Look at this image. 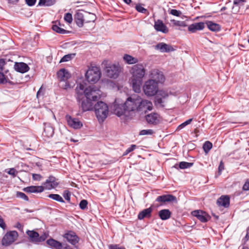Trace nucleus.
<instances>
[{
	"label": "nucleus",
	"instance_id": "obj_1",
	"mask_svg": "<svg viewBox=\"0 0 249 249\" xmlns=\"http://www.w3.org/2000/svg\"><path fill=\"white\" fill-rule=\"evenodd\" d=\"M132 76L130 83L133 90L139 93L141 90L143 78L145 74V69L142 64H136L132 66L130 70Z\"/></svg>",
	"mask_w": 249,
	"mask_h": 249
},
{
	"label": "nucleus",
	"instance_id": "obj_2",
	"mask_svg": "<svg viewBox=\"0 0 249 249\" xmlns=\"http://www.w3.org/2000/svg\"><path fill=\"white\" fill-rule=\"evenodd\" d=\"M86 95L82 97L79 103H81V107L83 112L93 110L95 102L101 97V91L99 89L92 92L86 91Z\"/></svg>",
	"mask_w": 249,
	"mask_h": 249
},
{
	"label": "nucleus",
	"instance_id": "obj_3",
	"mask_svg": "<svg viewBox=\"0 0 249 249\" xmlns=\"http://www.w3.org/2000/svg\"><path fill=\"white\" fill-rule=\"evenodd\" d=\"M93 109L99 122H104L108 114V107L107 104L104 102L98 101L94 105Z\"/></svg>",
	"mask_w": 249,
	"mask_h": 249
},
{
	"label": "nucleus",
	"instance_id": "obj_4",
	"mask_svg": "<svg viewBox=\"0 0 249 249\" xmlns=\"http://www.w3.org/2000/svg\"><path fill=\"white\" fill-rule=\"evenodd\" d=\"M158 82L154 80H148L145 82L143 86V92L147 96L155 95L158 93Z\"/></svg>",
	"mask_w": 249,
	"mask_h": 249
},
{
	"label": "nucleus",
	"instance_id": "obj_5",
	"mask_svg": "<svg viewBox=\"0 0 249 249\" xmlns=\"http://www.w3.org/2000/svg\"><path fill=\"white\" fill-rule=\"evenodd\" d=\"M99 89L95 86H90L88 88H85V84L84 83H80L77 84L75 89L76 99L78 102H80L82 97L86 95V91L93 92Z\"/></svg>",
	"mask_w": 249,
	"mask_h": 249
},
{
	"label": "nucleus",
	"instance_id": "obj_6",
	"mask_svg": "<svg viewBox=\"0 0 249 249\" xmlns=\"http://www.w3.org/2000/svg\"><path fill=\"white\" fill-rule=\"evenodd\" d=\"M101 73L99 68L97 67H92L89 68L85 73L86 80L89 83H95L100 79Z\"/></svg>",
	"mask_w": 249,
	"mask_h": 249
},
{
	"label": "nucleus",
	"instance_id": "obj_7",
	"mask_svg": "<svg viewBox=\"0 0 249 249\" xmlns=\"http://www.w3.org/2000/svg\"><path fill=\"white\" fill-rule=\"evenodd\" d=\"M26 234L28 236L30 241L36 244H38L44 241L49 236V234L46 232H44L42 235H40L37 231L34 230H28L26 231Z\"/></svg>",
	"mask_w": 249,
	"mask_h": 249
},
{
	"label": "nucleus",
	"instance_id": "obj_8",
	"mask_svg": "<svg viewBox=\"0 0 249 249\" xmlns=\"http://www.w3.org/2000/svg\"><path fill=\"white\" fill-rule=\"evenodd\" d=\"M159 202L157 207L162 206L170 203H177V198L173 195L165 194L158 196L155 200V202Z\"/></svg>",
	"mask_w": 249,
	"mask_h": 249
},
{
	"label": "nucleus",
	"instance_id": "obj_9",
	"mask_svg": "<svg viewBox=\"0 0 249 249\" xmlns=\"http://www.w3.org/2000/svg\"><path fill=\"white\" fill-rule=\"evenodd\" d=\"M139 98V96L136 94L132 95L127 98L124 104L128 112L137 110Z\"/></svg>",
	"mask_w": 249,
	"mask_h": 249
},
{
	"label": "nucleus",
	"instance_id": "obj_10",
	"mask_svg": "<svg viewBox=\"0 0 249 249\" xmlns=\"http://www.w3.org/2000/svg\"><path fill=\"white\" fill-rule=\"evenodd\" d=\"M105 72L107 77L116 78L119 76L120 71L118 66L114 64L109 63L106 64Z\"/></svg>",
	"mask_w": 249,
	"mask_h": 249
},
{
	"label": "nucleus",
	"instance_id": "obj_11",
	"mask_svg": "<svg viewBox=\"0 0 249 249\" xmlns=\"http://www.w3.org/2000/svg\"><path fill=\"white\" fill-rule=\"evenodd\" d=\"M137 104V111H142L145 113L148 110H151L153 108V104L151 101L143 100L140 96Z\"/></svg>",
	"mask_w": 249,
	"mask_h": 249
},
{
	"label": "nucleus",
	"instance_id": "obj_12",
	"mask_svg": "<svg viewBox=\"0 0 249 249\" xmlns=\"http://www.w3.org/2000/svg\"><path fill=\"white\" fill-rule=\"evenodd\" d=\"M18 236V232L15 231L7 232L2 239V245L4 246L10 245L16 240Z\"/></svg>",
	"mask_w": 249,
	"mask_h": 249
},
{
	"label": "nucleus",
	"instance_id": "obj_13",
	"mask_svg": "<svg viewBox=\"0 0 249 249\" xmlns=\"http://www.w3.org/2000/svg\"><path fill=\"white\" fill-rule=\"evenodd\" d=\"M68 125L74 129H79L83 126V123L77 118H73L69 114L65 116Z\"/></svg>",
	"mask_w": 249,
	"mask_h": 249
},
{
	"label": "nucleus",
	"instance_id": "obj_14",
	"mask_svg": "<svg viewBox=\"0 0 249 249\" xmlns=\"http://www.w3.org/2000/svg\"><path fill=\"white\" fill-rule=\"evenodd\" d=\"M150 76V80H154L159 83H163L164 82L165 78L163 72L158 69H153L151 70Z\"/></svg>",
	"mask_w": 249,
	"mask_h": 249
},
{
	"label": "nucleus",
	"instance_id": "obj_15",
	"mask_svg": "<svg viewBox=\"0 0 249 249\" xmlns=\"http://www.w3.org/2000/svg\"><path fill=\"white\" fill-rule=\"evenodd\" d=\"M63 236L64 238L66 239L68 242L72 245H75L79 241V238L76 233L71 230L67 231Z\"/></svg>",
	"mask_w": 249,
	"mask_h": 249
},
{
	"label": "nucleus",
	"instance_id": "obj_16",
	"mask_svg": "<svg viewBox=\"0 0 249 249\" xmlns=\"http://www.w3.org/2000/svg\"><path fill=\"white\" fill-rule=\"evenodd\" d=\"M191 213L193 216L196 217L202 223L207 222L211 218V216L202 210H195L192 212Z\"/></svg>",
	"mask_w": 249,
	"mask_h": 249
},
{
	"label": "nucleus",
	"instance_id": "obj_17",
	"mask_svg": "<svg viewBox=\"0 0 249 249\" xmlns=\"http://www.w3.org/2000/svg\"><path fill=\"white\" fill-rule=\"evenodd\" d=\"M85 12L83 10H77L74 15V20L76 25L81 28L84 25L85 18Z\"/></svg>",
	"mask_w": 249,
	"mask_h": 249
},
{
	"label": "nucleus",
	"instance_id": "obj_18",
	"mask_svg": "<svg viewBox=\"0 0 249 249\" xmlns=\"http://www.w3.org/2000/svg\"><path fill=\"white\" fill-rule=\"evenodd\" d=\"M57 179L53 176H50L43 183L44 189L50 190L56 188L59 183L56 181Z\"/></svg>",
	"mask_w": 249,
	"mask_h": 249
},
{
	"label": "nucleus",
	"instance_id": "obj_19",
	"mask_svg": "<svg viewBox=\"0 0 249 249\" xmlns=\"http://www.w3.org/2000/svg\"><path fill=\"white\" fill-rule=\"evenodd\" d=\"M156 50H160L161 53H170L175 50L173 47L169 44L164 42H160L155 46Z\"/></svg>",
	"mask_w": 249,
	"mask_h": 249
},
{
	"label": "nucleus",
	"instance_id": "obj_20",
	"mask_svg": "<svg viewBox=\"0 0 249 249\" xmlns=\"http://www.w3.org/2000/svg\"><path fill=\"white\" fill-rule=\"evenodd\" d=\"M14 68L16 71L21 73H25L30 70L28 65L26 63L22 62H15Z\"/></svg>",
	"mask_w": 249,
	"mask_h": 249
},
{
	"label": "nucleus",
	"instance_id": "obj_21",
	"mask_svg": "<svg viewBox=\"0 0 249 249\" xmlns=\"http://www.w3.org/2000/svg\"><path fill=\"white\" fill-rule=\"evenodd\" d=\"M154 27L157 31L160 32L164 34H167L169 32V29L167 27L160 19H158L157 21H155Z\"/></svg>",
	"mask_w": 249,
	"mask_h": 249
},
{
	"label": "nucleus",
	"instance_id": "obj_22",
	"mask_svg": "<svg viewBox=\"0 0 249 249\" xmlns=\"http://www.w3.org/2000/svg\"><path fill=\"white\" fill-rule=\"evenodd\" d=\"M205 27V23L203 22L194 23L188 27V30L191 33H195L197 31L202 30Z\"/></svg>",
	"mask_w": 249,
	"mask_h": 249
},
{
	"label": "nucleus",
	"instance_id": "obj_23",
	"mask_svg": "<svg viewBox=\"0 0 249 249\" xmlns=\"http://www.w3.org/2000/svg\"><path fill=\"white\" fill-rule=\"evenodd\" d=\"M152 206L153 205H151L150 207L141 211L138 215V219L141 220L145 218H150L152 216V212L153 210Z\"/></svg>",
	"mask_w": 249,
	"mask_h": 249
},
{
	"label": "nucleus",
	"instance_id": "obj_24",
	"mask_svg": "<svg viewBox=\"0 0 249 249\" xmlns=\"http://www.w3.org/2000/svg\"><path fill=\"white\" fill-rule=\"evenodd\" d=\"M127 111L124 104H115L114 106V112L117 116L121 117Z\"/></svg>",
	"mask_w": 249,
	"mask_h": 249
},
{
	"label": "nucleus",
	"instance_id": "obj_25",
	"mask_svg": "<svg viewBox=\"0 0 249 249\" xmlns=\"http://www.w3.org/2000/svg\"><path fill=\"white\" fill-rule=\"evenodd\" d=\"M44 187L43 186H30L25 187L23 191L28 193H40L43 192Z\"/></svg>",
	"mask_w": 249,
	"mask_h": 249
},
{
	"label": "nucleus",
	"instance_id": "obj_26",
	"mask_svg": "<svg viewBox=\"0 0 249 249\" xmlns=\"http://www.w3.org/2000/svg\"><path fill=\"white\" fill-rule=\"evenodd\" d=\"M230 198L229 196H221L217 200L216 203L218 206H222L224 208H228L230 206Z\"/></svg>",
	"mask_w": 249,
	"mask_h": 249
},
{
	"label": "nucleus",
	"instance_id": "obj_27",
	"mask_svg": "<svg viewBox=\"0 0 249 249\" xmlns=\"http://www.w3.org/2000/svg\"><path fill=\"white\" fill-rule=\"evenodd\" d=\"M46 244L52 249H62L63 248L62 243L52 238L48 239Z\"/></svg>",
	"mask_w": 249,
	"mask_h": 249
},
{
	"label": "nucleus",
	"instance_id": "obj_28",
	"mask_svg": "<svg viewBox=\"0 0 249 249\" xmlns=\"http://www.w3.org/2000/svg\"><path fill=\"white\" fill-rule=\"evenodd\" d=\"M57 76L60 81H66L71 77V75L67 70L62 68L57 72Z\"/></svg>",
	"mask_w": 249,
	"mask_h": 249
},
{
	"label": "nucleus",
	"instance_id": "obj_29",
	"mask_svg": "<svg viewBox=\"0 0 249 249\" xmlns=\"http://www.w3.org/2000/svg\"><path fill=\"white\" fill-rule=\"evenodd\" d=\"M159 115L157 113H151L145 116V120L148 124H158Z\"/></svg>",
	"mask_w": 249,
	"mask_h": 249
},
{
	"label": "nucleus",
	"instance_id": "obj_30",
	"mask_svg": "<svg viewBox=\"0 0 249 249\" xmlns=\"http://www.w3.org/2000/svg\"><path fill=\"white\" fill-rule=\"evenodd\" d=\"M171 215L172 212L169 209H162L158 212V216L159 218L163 221L169 219L171 217Z\"/></svg>",
	"mask_w": 249,
	"mask_h": 249
},
{
	"label": "nucleus",
	"instance_id": "obj_31",
	"mask_svg": "<svg viewBox=\"0 0 249 249\" xmlns=\"http://www.w3.org/2000/svg\"><path fill=\"white\" fill-rule=\"evenodd\" d=\"M207 25L208 28L213 32H218L221 30V26L217 23H214L212 21H207L205 24Z\"/></svg>",
	"mask_w": 249,
	"mask_h": 249
},
{
	"label": "nucleus",
	"instance_id": "obj_32",
	"mask_svg": "<svg viewBox=\"0 0 249 249\" xmlns=\"http://www.w3.org/2000/svg\"><path fill=\"white\" fill-rule=\"evenodd\" d=\"M44 134L48 138H51L53 136L54 129L50 124H44Z\"/></svg>",
	"mask_w": 249,
	"mask_h": 249
},
{
	"label": "nucleus",
	"instance_id": "obj_33",
	"mask_svg": "<svg viewBox=\"0 0 249 249\" xmlns=\"http://www.w3.org/2000/svg\"><path fill=\"white\" fill-rule=\"evenodd\" d=\"M123 60L125 63L129 65L136 64L138 62V59L136 57H134L128 54H124V55Z\"/></svg>",
	"mask_w": 249,
	"mask_h": 249
},
{
	"label": "nucleus",
	"instance_id": "obj_34",
	"mask_svg": "<svg viewBox=\"0 0 249 249\" xmlns=\"http://www.w3.org/2000/svg\"><path fill=\"white\" fill-rule=\"evenodd\" d=\"M193 162H188L186 161H181L178 164H176L174 167L178 169H185L190 168L193 165Z\"/></svg>",
	"mask_w": 249,
	"mask_h": 249
},
{
	"label": "nucleus",
	"instance_id": "obj_35",
	"mask_svg": "<svg viewBox=\"0 0 249 249\" xmlns=\"http://www.w3.org/2000/svg\"><path fill=\"white\" fill-rule=\"evenodd\" d=\"M96 19V16L94 14L90 12H85V22L89 23L91 22H94Z\"/></svg>",
	"mask_w": 249,
	"mask_h": 249
},
{
	"label": "nucleus",
	"instance_id": "obj_36",
	"mask_svg": "<svg viewBox=\"0 0 249 249\" xmlns=\"http://www.w3.org/2000/svg\"><path fill=\"white\" fill-rule=\"evenodd\" d=\"M52 29L54 32L60 34H66L70 33V31L60 28L58 25L57 24H53Z\"/></svg>",
	"mask_w": 249,
	"mask_h": 249
},
{
	"label": "nucleus",
	"instance_id": "obj_37",
	"mask_svg": "<svg viewBox=\"0 0 249 249\" xmlns=\"http://www.w3.org/2000/svg\"><path fill=\"white\" fill-rule=\"evenodd\" d=\"M56 2L55 0H39L38 6H51Z\"/></svg>",
	"mask_w": 249,
	"mask_h": 249
},
{
	"label": "nucleus",
	"instance_id": "obj_38",
	"mask_svg": "<svg viewBox=\"0 0 249 249\" xmlns=\"http://www.w3.org/2000/svg\"><path fill=\"white\" fill-rule=\"evenodd\" d=\"M47 196L49 198H51L60 203H64L65 202L62 197L58 194H49Z\"/></svg>",
	"mask_w": 249,
	"mask_h": 249
},
{
	"label": "nucleus",
	"instance_id": "obj_39",
	"mask_svg": "<svg viewBox=\"0 0 249 249\" xmlns=\"http://www.w3.org/2000/svg\"><path fill=\"white\" fill-rule=\"evenodd\" d=\"M213 147V144L210 141H206L203 144V149L205 154H208V152Z\"/></svg>",
	"mask_w": 249,
	"mask_h": 249
},
{
	"label": "nucleus",
	"instance_id": "obj_40",
	"mask_svg": "<svg viewBox=\"0 0 249 249\" xmlns=\"http://www.w3.org/2000/svg\"><path fill=\"white\" fill-rule=\"evenodd\" d=\"M75 55V53H70L63 56L60 61V63L68 62L71 60Z\"/></svg>",
	"mask_w": 249,
	"mask_h": 249
},
{
	"label": "nucleus",
	"instance_id": "obj_41",
	"mask_svg": "<svg viewBox=\"0 0 249 249\" xmlns=\"http://www.w3.org/2000/svg\"><path fill=\"white\" fill-rule=\"evenodd\" d=\"M163 99L160 98V97H159L157 96L155 97V100H154V104L155 106H160L161 107H165L164 105L163 104L164 101L163 100Z\"/></svg>",
	"mask_w": 249,
	"mask_h": 249
},
{
	"label": "nucleus",
	"instance_id": "obj_42",
	"mask_svg": "<svg viewBox=\"0 0 249 249\" xmlns=\"http://www.w3.org/2000/svg\"><path fill=\"white\" fill-rule=\"evenodd\" d=\"M136 10L139 13L145 14L146 15L148 14V10L142 7L141 4H138L135 6Z\"/></svg>",
	"mask_w": 249,
	"mask_h": 249
},
{
	"label": "nucleus",
	"instance_id": "obj_43",
	"mask_svg": "<svg viewBox=\"0 0 249 249\" xmlns=\"http://www.w3.org/2000/svg\"><path fill=\"white\" fill-rule=\"evenodd\" d=\"M171 22L175 25L179 27H186L187 26L186 23L184 21L176 20L175 19H171Z\"/></svg>",
	"mask_w": 249,
	"mask_h": 249
},
{
	"label": "nucleus",
	"instance_id": "obj_44",
	"mask_svg": "<svg viewBox=\"0 0 249 249\" xmlns=\"http://www.w3.org/2000/svg\"><path fill=\"white\" fill-rule=\"evenodd\" d=\"M16 197L23 199L25 201H28L29 198L28 196L24 193L18 191L16 192Z\"/></svg>",
	"mask_w": 249,
	"mask_h": 249
},
{
	"label": "nucleus",
	"instance_id": "obj_45",
	"mask_svg": "<svg viewBox=\"0 0 249 249\" xmlns=\"http://www.w3.org/2000/svg\"><path fill=\"white\" fill-rule=\"evenodd\" d=\"M63 196L68 203L71 202V192L68 190H65L63 192Z\"/></svg>",
	"mask_w": 249,
	"mask_h": 249
},
{
	"label": "nucleus",
	"instance_id": "obj_46",
	"mask_svg": "<svg viewBox=\"0 0 249 249\" xmlns=\"http://www.w3.org/2000/svg\"><path fill=\"white\" fill-rule=\"evenodd\" d=\"M157 94L156 95L157 97H160V98L166 99L168 97V93L164 90H161L159 92L158 91Z\"/></svg>",
	"mask_w": 249,
	"mask_h": 249
},
{
	"label": "nucleus",
	"instance_id": "obj_47",
	"mask_svg": "<svg viewBox=\"0 0 249 249\" xmlns=\"http://www.w3.org/2000/svg\"><path fill=\"white\" fill-rule=\"evenodd\" d=\"M88 204V202L87 200L82 199V200L80 201L79 204V208L82 210H85L86 209H87Z\"/></svg>",
	"mask_w": 249,
	"mask_h": 249
},
{
	"label": "nucleus",
	"instance_id": "obj_48",
	"mask_svg": "<svg viewBox=\"0 0 249 249\" xmlns=\"http://www.w3.org/2000/svg\"><path fill=\"white\" fill-rule=\"evenodd\" d=\"M64 19L66 22L71 23L73 19L72 14L70 13H66L64 15Z\"/></svg>",
	"mask_w": 249,
	"mask_h": 249
},
{
	"label": "nucleus",
	"instance_id": "obj_49",
	"mask_svg": "<svg viewBox=\"0 0 249 249\" xmlns=\"http://www.w3.org/2000/svg\"><path fill=\"white\" fill-rule=\"evenodd\" d=\"M193 119H189L179 125L177 128L178 130H181L187 125L189 124L192 121Z\"/></svg>",
	"mask_w": 249,
	"mask_h": 249
},
{
	"label": "nucleus",
	"instance_id": "obj_50",
	"mask_svg": "<svg viewBox=\"0 0 249 249\" xmlns=\"http://www.w3.org/2000/svg\"><path fill=\"white\" fill-rule=\"evenodd\" d=\"M154 133V131L152 129H143L140 131L139 135H152Z\"/></svg>",
	"mask_w": 249,
	"mask_h": 249
},
{
	"label": "nucleus",
	"instance_id": "obj_51",
	"mask_svg": "<svg viewBox=\"0 0 249 249\" xmlns=\"http://www.w3.org/2000/svg\"><path fill=\"white\" fill-rule=\"evenodd\" d=\"M137 146L135 144H132L123 153V156H124L128 154L129 153L131 152L133 150L135 149Z\"/></svg>",
	"mask_w": 249,
	"mask_h": 249
},
{
	"label": "nucleus",
	"instance_id": "obj_52",
	"mask_svg": "<svg viewBox=\"0 0 249 249\" xmlns=\"http://www.w3.org/2000/svg\"><path fill=\"white\" fill-rule=\"evenodd\" d=\"M169 13L176 17H180L181 15V12L180 11L175 9L169 11Z\"/></svg>",
	"mask_w": 249,
	"mask_h": 249
},
{
	"label": "nucleus",
	"instance_id": "obj_53",
	"mask_svg": "<svg viewBox=\"0 0 249 249\" xmlns=\"http://www.w3.org/2000/svg\"><path fill=\"white\" fill-rule=\"evenodd\" d=\"M6 78L4 73L0 71V84H5Z\"/></svg>",
	"mask_w": 249,
	"mask_h": 249
},
{
	"label": "nucleus",
	"instance_id": "obj_54",
	"mask_svg": "<svg viewBox=\"0 0 249 249\" xmlns=\"http://www.w3.org/2000/svg\"><path fill=\"white\" fill-rule=\"evenodd\" d=\"M7 173L9 175L12 176L13 177H15L17 176L18 171L14 168H11L9 169V171L7 172Z\"/></svg>",
	"mask_w": 249,
	"mask_h": 249
},
{
	"label": "nucleus",
	"instance_id": "obj_55",
	"mask_svg": "<svg viewBox=\"0 0 249 249\" xmlns=\"http://www.w3.org/2000/svg\"><path fill=\"white\" fill-rule=\"evenodd\" d=\"M242 190L245 191H249V178L246 180L242 187Z\"/></svg>",
	"mask_w": 249,
	"mask_h": 249
},
{
	"label": "nucleus",
	"instance_id": "obj_56",
	"mask_svg": "<svg viewBox=\"0 0 249 249\" xmlns=\"http://www.w3.org/2000/svg\"><path fill=\"white\" fill-rule=\"evenodd\" d=\"M6 64V62L5 59H0V71H2L4 70V66Z\"/></svg>",
	"mask_w": 249,
	"mask_h": 249
},
{
	"label": "nucleus",
	"instance_id": "obj_57",
	"mask_svg": "<svg viewBox=\"0 0 249 249\" xmlns=\"http://www.w3.org/2000/svg\"><path fill=\"white\" fill-rule=\"evenodd\" d=\"M224 169V165L222 160L220 162L219 165L218 166V175H220L221 174L222 171Z\"/></svg>",
	"mask_w": 249,
	"mask_h": 249
},
{
	"label": "nucleus",
	"instance_id": "obj_58",
	"mask_svg": "<svg viewBox=\"0 0 249 249\" xmlns=\"http://www.w3.org/2000/svg\"><path fill=\"white\" fill-rule=\"evenodd\" d=\"M109 249H125L124 247H119L117 244H111L108 247Z\"/></svg>",
	"mask_w": 249,
	"mask_h": 249
},
{
	"label": "nucleus",
	"instance_id": "obj_59",
	"mask_svg": "<svg viewBox=\"0 0 249 249\" xmlns=\"http://www.w3.org/2000/svg\"><path fill=\"white\" fill-rule=\"evenodd\" d=\"M33 179L34 180L39 181L42 178V176L40 174H33L32 175Z\"/></svg>",
	"mask_w": 249,
	"mask_h": 249
},
{
	"label": "nucleus",
	"instance_id": "obj_60",
	"mask_svg": "<svg viewBox=\"0 0 249 249\" xmlns=\"http://www.w3.org/2000/svg\"><path fill=\"white\" fill-rule=\"evenodd\" d=\"M36 0H25L26 4H27L29 6H34Z\"/></svg>",
	"mask_w": 249,
	"mask_h": 249
},
{
	"label": "nucleus",
	"instance_id": "obj_61",
	"mask_svg": "<svg viewBox=\"0 0 249 249\" xmlns=\"http://www.w3.org/2000/svg\"><path fill=\"white\" fill-rule=\"evenodd\" d=\"M0 227L4 230H5L6 228V226L4 221V220L2 219L1 216H0Z\"/></svg>",
	"mask_w": 249,
	"mask_h": 249
},
{
	"label": "nucleus",
	"instance_id": "obj_62",
	"mask_svg": "<svg viewBox=\"0 0 249 249\" xmlns=\"http://www.w3.org/2000/svg\"><path fill=\"white\" fill-rule=\"evenodd\" d=\"M245 1V0H234L233 4L235 6L240 5L241 4H243Z\"/></svg>",
	"mask_w": 249,
	"mask_h": 249
},
{
	"label": "nucleus",
	"instance_id": "obj_63",
	"mask_svg": "<svg viewBox=\"0 0 249 249\" xmlns=\"http://www.w3.org/2000/svg\"><path fill=\"white\" fill-rule=\"evenodd\" d=\"M19 0H8V3L12 4H16L18 2Z\"/></svg>",
	"mask_w": 249,
	"mask_h": 249
},
{
	"label": "nucleus",
	"instance_id": "obj_64",
	"mask_svg": "<svg viewBox=\"0 0 249 249\" xmlns=\"http://www.w3.org/2000/svg\"><path fill=\"white\" fill-rule=\"evenodd\" d=\"M62 249H72L69 245H66L65 247H63Z\"/></svg>",
	"mask_w": 249,
	"mask_h": 249
}]
</instances>
